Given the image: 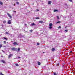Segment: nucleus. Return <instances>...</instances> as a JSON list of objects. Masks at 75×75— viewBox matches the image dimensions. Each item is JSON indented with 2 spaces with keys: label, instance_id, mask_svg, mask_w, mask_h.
I'll list each match as a JSON object with an SVG mask.
<instances>
[{
  "label": "nucleus",
  "instance_id": "7",
  "mask_svg": "<svg viewBox=\"0 0 75 75\" xmlns=\"http://www.w3.org/2000/svg\"><path fill=\"white\" fill-rule=\"evenodd\" d=\"M55 51V48H53L52 49V51L53 52L54 51Z\"/></svg>",
  "mask_w": 75,
  "mask_h": 75
},
{
  "label": "nucleus",
  "instance_id": "8",
  "mask_svg": "<svg viewBox=\"0 0 75 75\" xmlns=\"http://www.w3.org/2000/svg\"><path fill=\"white\" fill-rule=\"evenodd\" d=\"M1 62H2L4 64H6V62L4 60H1Z\"/></svg>",
  "mask_w": 75,
  "mask_h": 75
},
{
  "label": "nucleus",
  "instance_id": "13",
  "mask_svg": "<svg viewBox=\"0 0 75 75\" xmlns=\"http://www.w3.org/2000/svg\"><path fill=\"white\" fill-rule=\"evenodd\" d=\"M3 38L4 39V40H6V41H7V38L4 37Z\"/></svg>",
  "mask_w": 75,
  "mask_h": 75
},
{
  "label": "nucleus",
  "instance_id": "37",
  "mask_svg": "<svg viewBox=\"0 0 75 75\" xmlns=\"http://www.w3.org/2000/svg\"><path fill=\"white\" fill-rule=\"evenodd\" d=\"M3 52H4H4H5L4 51H3Z\"/></svg>",
  "mask_w": 75,
  "mask_h": 75
},
{
  "label": "nucleus",
  "instance_id": "18",
  "mask_svg": "<svg viewBox=\"0 0 75 75\" xmlns=\"http://www.w3.org/2000/svg\"><path fill=\"white\" fill-rule=\"evenodd\" d=\"M4 44H6L7 42H6V41H4Z\"/></svg>",
  "mask_w": 75,
  "mask_h": 75
},
{
  "label": "nucleus",
  "instance_id": "36",
  "mask_svg": "<svg viewBox=\"0 0 75 75\" xmlns=\"http://www.w3.org/2000/svg\"><path fill=\"white\" fill-rule=\"evenodd\" d=\"M14 12H15V13H16V11H13Z\"/></svg>",
  "mask_w": 75,
  "mask_h": 75
},
{
  "label": "nucleus",
  "instance_id": "10",
  "mask_svg": "<svg viewBox=\"0 0 75 75\" xmlns=\"http://www.w3.org/2000/svg\"><path fill=\"white\" fill-rule=\"evenodd\" d=\"M49 25L50 26H52V24L51 23H50Z\"/></svg>",
  "mask_w": 75,
  "mask_h": 75
},
{
  "label": "nucleus",
  "instance_id": "34",
  "mask_svg": "<svg viewBox=\"0 0 75 75\" xmlns=\"http://www.w3.org/2000/svg\"><path fill=\"white\" fill-rule=\"evenodd\" d=\"M69 1H70V2H72V0H69Z\"/></svg>",
  "mask_w": 75,
  "mask_h": 75
},
{
  "label": "nucleus",
  "instance_id": "31",
  "mask_svg": "<svg viewBox=\"0 0 75 75\" xmlns=\"http://www.w3.org/2000/svg\"><path fill=\"white\" fill-rule=\"evenodd\" d=\"M6 34H8V33L6 32Z\"/></svg>",
  "mask_w": 75,
  "mask_h": 75
},
{
  "label": "nucleus",
  "instance_id": "24",
  "mask_svg": "<svg viewBox=\"0 0 75 75\" xmlns=\"http://www.w3.org/2000/svg\"><path fill=\"white\" fill-rule=\"evenodd\" d=\"M57 20H59V16H57Z\"/></svg>",
  "mask_w": 75,
  "mask_h": 75
},
{
  "label": "nucleus",
  "instance_id": "26",
  "mask_svg": "<svg viewBox=\"0 0 75 75\" xmlns=\"http://www.w3.org/2000/svg\"><path fill=\"white\" fill-rule=\"evenodd\" d=\"M65 31H66V33H67V32H68V30H65Z\"/></svg>",
  "mask_w": 75,
  "mask_h": 75
},
{
  "label": "nucleus",
  "instance_id": "4",
  "mask_svg": "<svg viewBox=\"0 0 75 75\" xmlns=\"http://www.w3.org/2000/svg\"><path fill=\"white\" fill-rule=\"evenodd\" d=\"M13 44H14V45H18V43L16 42H14V43H13Z\"/></svg>",
  "mask_w": 75,
  "mask_h": 75
},
{
  "label": "nucleus",
  "instance_id": "16",
  "mask_svg": "<svg viewBox=\"0 0 75 75\" xmlns=\"http://www.w3.org/2000/svg\"><path fill=\"white\" fill-rule=\"evenodd\" d=\"M61 23V21H58L57 22L56 24H58V23Z\"/></svg>",
  "mask_w": 75,
  "mask_h": 75
},
{
  "label": "nucleus",
  "instance_id": "19",
  "mask_svg": "<svg viewBox=\"0 0 75 75\" xmlns=\"http://www.w3.org/2000/svg\"><path fill=\"white\" fill-rule=\"evenodd\" d=\"M55 11H58V10L56 9H54V12H55Z\"/></svg>",
  "mask_w": 75,
  "mask_h": 75
},
{
  "label": "nucleus",
  "instance_id": "15",
  "mask_svg": "<svg viewBox=\"0 0 75 75\" xmlns=\"http://www.w3.org/2000/svg\"><path fill=\"white\" fill-rule=\"evenodd\" d=\"M3 23H6V21H3Z\"/></svg>",
  "mask_w": 75,
  "mask_h": 75
},
{
  "label": "nucleus",
  "instance_id": "14",
  "mask_svg": "<svg viewBox=\"0 0 75 75\" xmlns=\"http://www.w3.org/2000/svg\"><path fill=\"white\" fill-rule=\"evenodd\" d=\"M30 33H32L33 32V30H29Z\"/></svg>",
  "mask_w": 75,
  "mask_h": 75
},
{
  "label": "nucleus",
  "instance_id": "12",
  "mask_svg": "<svg viewBox=\"0 0 75 75\" xmlns=\"http://www.w3.org/2000/svg\"><path fill=\"white\" fill-rule=\"evenodd\" d=\"M38 65H41V63H40V62H38Z\"/></svg>",
  "mask_w": 75,
  "mask_h": 75
},
{
  "label": "nucleus",
  "instance_id": "33",
  "mask_svg": "<svg viewBox=\"0 0 75 75\" xmlns=\"http://www.w3.org/2000/svg\"><path fill=\"white\" fill-rule=\"evenodd\" d=\"M37 45H40V43H37Z\"/></svg>",
  "mask_w": 75,
  "mask_h": 75
},
{
  "label": "nucleus",
  "instance_id": "9",
  "mask_svg": "<svg viewBox=\"0 0 75 75\" xmlns=\"http://www.w3.org/2000/svg\"><path fill=\"white\" fill-rule=\"evenodd\" d=\"M12 54H11L8 56V58H10L12 56Z\"/></svg>",
  "mask_w": 75,
  "mask_h": 75
},
{
  "label": "nucleus",
  "instance_id": "11",
  "mask_svg": "<svg viewBox=\"0 0 75 75\" xmlns=\"http://www.w3.org/2000/svg\"><path fill=\"white\" fill-rule=\"evenodd\" d=\"M60 65V63H58L57 64V67H58L59 65Z\"/></svg>",
  "mask_w": 75,
  "mask_h": 75
},
{
  "label": "nucleus",
  "instance_id": "5",
  "mask_svg": "<svg viewBox=\"0 0 75 75\" xmlns=\"http://www.w3.org/2000/svg\"><path fill=\"white\" fill-rule=\"evenodd\" d=\"M52 3V2H51V1H48V4H51Z\"/></svg>",
  "mask_w": 75,
  "mask_h": 75
},
{
  "label": "nucleus",
  "instance_id": "38",
  "mask_svg": "<svg viewBox=\"0 0 75 75\" xmlns=\"http://www.w3.org/2000/svg\"><path fill=\"white\" fill-rule=\"evenodd\" d=\"M37 11H39V10H38V9H37Z\"/></svg>",
  "mask_w": 75,
  "mask_h": 75
},
{
  "label": "nucleus",
  "instance_id": "41",
  "mask_svg": "<svg viewBox=\"0 0 75 75\" xmlns=\"http://www.w3.org/2000/svg\"><path fill=\"white\" fill-rule=\"evenodd\" d=\"M13 6H14V5H13Z\"/></svg>",
  "mask_w": 75,
  "mask_h": 75
},
{
  "label": "nucleus",
  "instance_id": "2",
  "mask_svg": "<svg viewBox=\"0 0 75 75\" xmlns=\"http://www.w3.org/2000/svg\"><path fill=\"white\" fill-rule=\"evenodd\" d=\"M7 14L8 15V16H9V17H10V18H12V17H11V16L10 14L9 13H7Z\"/></svg>",
  "mask_w": 75,
  "mask_h": 75
},
{
  "label": "nucleus",
  "instance_id": "32",
  "mask_svg": "<svg viewBox=\"0 0 75 75\" xmlns=\"http://www.w3.org/2000/svg\"><path fill=\"white\" fill-rule=\"evenodd\" d=\"M71 52H72V51H70L69 53H71Z\"/></svg>",
  "mask_w": 75,
  "mask_h": 75
},
{
  "label": "nucleus",
  "instance_id": "28",
  "mask_svg": "<svg viewBox=\"0 0 75 75\" xmlns=\"http://www.w3.org/2000/svg\"><path fill=\"white\" fill-rule=\"evenodd\" d=\"M49 28H50V29H51V28H52V26L49 27Z\"/></svg>",
  "mask_w": 75,
  "mask_h": 75
},
{
  "label": "nucleus",
  "instance_id": "27",
  "mask_svg": "<svg viewBox=\"0 0 75 75\" xmlns=\"http://www.w3.org/2000/svg\"><path fill=\"white\" fill-rule=\"evenodd\" d=\"M36 19H40V18H38V17L36 18Z\"/></svg>",
  "mask_w": 75,
  "mask_h": 75
},
{
  "label": "nucleus",
  "instance_id": "23",
  "mask_svg": "<svg viewBox=\"0 0 75 75\" xmlns=\"http://www.w3.org/2000/svg\"><path fill=\"white\" fill-rule=\"evenodd\" d=\"M16 66L17 67V66H18V64H16Z\"/></svg>",
  "mask_w": 75,
  "mask_h": 75
},
{
  "label": "nucleus",
  "instance_id": "17",
  "mask_svg": "<svg viewBox=\"0 0 75 75\" xmlns=\"http://www.w3.org/2000/svg\"><path fill=\"white\" fill-rule=\"evenodd\" d=\"M0 4L1 5H3V2H0Z\"/></svg>",
  "mask_w": 75,
  "mask_h": 75
},
{
  "label": "nucleus",
  "instance_id": "3",
  "mask_svg": "<svg viewBox=\"0 0 75 75\" xmlns=\"http://www.w3.org/2000/svg\"><path fill=\"white\" fill-rule=\"evenodd\" d=\"M8 24H11V20L8 21Z\"/></svg>",
  "mask_w": 75,
  "mask_h": 75
},
{
  "label": "nucleus",
  "instance_id": "42",
  "mask_svg": "<svg viewBox=\"0 0 75 75\" xmlns=\"http://www.w3.org/2000/svg\"><path fill=\"white\" fill-rule=\"evenodd\" d=\"M26 25H27V24H26Z\"/></svg>",
  "mask_w": 75,
  "mask_h": 75
},
{
  "label": "nucleus",
  "instance_id": "25",
  "mask_svg": "<svg viewBox=\"0 0 75 75\" xmlns=\"http://www.w3.org/2000/svg\"><path fill=\"white\" fill-rule=\"evenodd\" d=\"M54 75H57V73H54Z\"/></svg>",
  "mask_w": 75,
  "mask_h": 75
},
{
  "label": "nucleus",
  "instance_id": "22",
  "mask_svg": "<svg viewBox=\"0 0 75 75\" xmlns=\"http://www.w3.org/2000/svg\"><path fill=\"white\" fill-rule=\"evenodd\" d=\"M2 44L0 45V48H1L2 47Z\"/></svg>",
  "mask_w": 75,
  "mask_h": 75
},
{
  "label": "nucleus",
  "instance_id": "21",
  "mask_svg": "<svg viewBox=\"0 0 75 75\" xmlns=\"http://www.w3.org/2000/svg\"><path fill=\"white\" fill-rule=\"evenodd\" d=\"M35 24L34 23H33L31 24L32 25H35Z\"/></svg>",
  "mask_w": 75,
  "mask_h": 75
},
{
  "label": "nucleus",
  "instance_id": "30",
  "mask_svg": "<svg viewBox=\"0 0 75 75\" xmlns=\"http://www.w3.org/2000/svg\"><path fill=\"white\" fill-rule=\"evenodd\" d=\"M20 48H18V51H20Z\"/></svg>",
  "mask_w": 75,
  "mask_h": 75
},
{
  "label": "nucleus",
  "instance_id": "39",
  "mask_svg": "<svg viewBox=\"0 0 75 75\" xmlns=\"http://www.w3.org/2000/svg\"><path fill=\"white\" fill-rule=\"evenodd\" d=\"M18 58H21L20 57H18Z\"/></svg>",
  "mask_w": 75,
  "mask_h": 75
},
{
  "label": "nucleus",
  "instance_id": "1",
  "mask_svg": "<svg viewBox=\"0 0 75 75\" xmlns=\"http://www.w3.org/2000/svg\"><path fill=\"white\" fill-rule=\"evenodd\" d=\"M11 50L12 51H16L17 50V49L15 47H12L11 48Z\"/></svg>",
  "mask_w": 75,
  "mask_h": 75
},
{
  "label": "nucleus",
  "instance_id": "20",
  "mask_svg": "<svg viewBox=\"0 0 75 75\" xmlns=\"http://www.w3.org/2000/svg\"><path fill=\"white\" fill-rule=\"evenodd\" d=\"M58 28L59 29V28H61V27L60 26H59L58 27Z\"/></svg>",
  "mask_w": 75,
  "mask_h": 75
},
{
  "label": "nucleus",
  "instance_id": "40",
  "mask_svg": "<svg viewBox=\"0 0 75 75\" xmlns=\"http://www.w3.org/2000/svg\"><path fill=\"white\" fill-rule=\"evenodd\" d=\"M3 25H1V26H3Z\"/></svg>",
  "mask_w": 75,
  "mask_h": 75
},
{
  "label": "nucleus",
  "instance_id": "35",
  "mask_svg": "<svg viewBox=\"0 0 75 75\" xmlns=\"http://www.w3.org/2000/svg\"><path fill=\"white\" fill-rule=\"evenodd\" d=\"M64 65H63V66H62V67L64 68Z\"/></svg>",
  "mask_w": 75,
  "mask_h": 75
},
{
  "label": "nucleus",
  "instance_id": "29",
  "mask_svg": "<svg viewBox=\"0 0 75 75\" xmlns=\"http://www.w3.org/2000/svg\"><path fill=\"white\" fill-rule=\"evenodd\" d=\"M16 4H19V3H18V2H16Z\"/></svg>",
  "mask_w": 75,
  "mask_h": 75
},
{
  "label": "nucleus",
  "instance_id": "6",
  "mask_svg": "<svg viewBox=\"0 0 75 75\" xmlns=\"http://www.w3.org/2000/svg\"><path fill=\"white\" fill-rule=\"evenodd\" d=\"M39 23H44V22H43V21H39Z\"/></svg>",
  "mask_w": 75,
  "mask_h": 75
}]
</instances>
